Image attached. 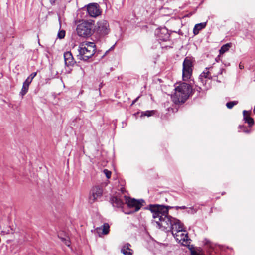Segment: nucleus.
<instances>
[{"mask_svg": "<svg viewBox=\"0 0 255 255\" xmlns=\"http://www.w3.org/2000/svg\"><path fill=\"white\" fill-rule=\"evenodd\" d=\"M173 206L159 204H150L147 208L152 213V217L157 227L167 232L176 231L179 233L183 231V224L181 222L169 215V209Z\"/></svg>", "mask_w": 255, "mask_h": 255, "instance_id": "nucleus-1", "label": "nucleus"}, {"mask_svg": "<svg viewBox=\"0 0 255 255\" xmlns=\"http://www.w3.org/2000/svg\"><path fill=\"white\" fill-rule=\"evenodd\" d=\"M175 92L172 99L176 104L184 103L192 92L191 86L186 83H180L175 87Z\"/></svg>", "mask_w": 255, "mask_h": 255, "instance_id": "nucleus-2", "label": "nucleus"}, {"mask_svg": "<svg viewBox=\"0 0 255 255\" xmlns=\"http://www.w3.org/2000/svg\"><path fill=\"white\" fill-rule=\"evenodd\" d=\"M94 25V23L93 21H82L77 26V34L81 37H90L93 33Z\"/></svg>", "mask_w": 255, "mask_h": 255, "instance_id": "nucleus-3", "label": "nucleus"}, {"mask_svg": "<svg viewBox=\"0 0 255 255\" xmlns=\"http://www.w3.org/2000/svg\"><path fill=\"white\" fill-rule=\"evenodd\" d=\"M96 45L94 43L88 42L82 44L79 49V59L87 60L91 58L95 53Z\"/></svg>", "mask_w": 255, "mask_h": 255, "instance_id": "nucleus-4", "label": "nucleus"}, {"mask_svg": "<svg viewBox=\"0 0 255 255\" xmlns=\"http://www.w3.org/2000/svg\"><path fill=\"white\" fill-rule=\"evenodd\" d=\"M192 59L189 57L184 59L183 63L182 78L184 81H187L190 78L192 72Z\"/></svg>", "mask_w": 255, "mask_h": 255, "instance_id": "nucleus-5", "label": "nucleus"}, {"mask_svg": "<svg viewBox=\"0 0 255 255\" xmlns=\"http://www.w3.org/2000/svg\"><path fill=\"white\" fill-rule=\"evenodd\" d=\"M103 193V188L100 185L94 186L91 190L89 197V202L92 204L100 198Z\"/></svg>", "mask_w": 255, "mask_h": 255, "instance_id": "nucleus-6", "label": "nucleus"}, {"mask_svg": "<svg viewBox=\"0 0 255 255\" xmlns=\"http://www.w3.org/2000/svg\"><path fill=\"white\" fill-rule=\"evenodd\" d=\"M96 27L97 32L101 36L106 35L110 32L109 23L107 20L104 19H102L98 21Z\"/></svg>", "mask_w": 255, "mask_h": 255, "instance_id": "nucleus-7", "label": "nucleus"}, {"mask_svg": "<svg viewBox=\"0 0 255 255\" xmlns=\"http://www.w3.org/2000/svg\"><path fill=\"white\" fill-rule=\"evenodd\" d=\"M126 198V203L130 208H134V212L138 211L143 205L144 201L143 199L136 200L134 198H128L126 195H124Z\"/></svg>", "mask_w": 255, "mask_h": 255, "instance_id": "nucleus-8", "label": "nucleus"}, {"mask_svg": "<svg viewBox=\"0 0 255 255\" xmlns=\"http://www.w3.org/2000/svg\"><path fill=\"white\" fill-rule=\"evenodd\" d=\"M87 11L90 17H96L101 14L102 10L98 4L92 3L87 5Z\"/></svg>", "mask_w": 255, "mask_h": 255, "instance_id": "nucleus-9", "label": "nucleus"}, {"mask_svg": "<svg viewBox=\"0 0 255 255\" xmlns=\"http://www.w3.org/2000/svg\"><path fill=\"white\" fill-rule=\"evenodd\" d=\"M155 35L158 40L160 41H166L170 38V34L168 29L165 27L156 29Z\"/></svg>", "mask_w": 255, "mask_h": 255, "instance_id": "nucleus-10", "label": "nucleus"}, {"mask_svg": "<svg viewBox=\"0 0 255 255\" xmlns=\"http://www.w3.org/2000/svg\"><path fill=\"white\" fill-rule=\"evenodd\" d=\"M172 235L174 237V238L176 239V240L177 241H178L179 243H181V244L183 246H186L189 243L188 236L187 234H185L184 233H181L180 235V239L178 238L179 235L177 234V233H173V232H172Z\"/></svg>", "mask_w": 255, "mask_h": 255, "instance_id": "nucleus-11", "label": "nucleus"}, {"mask_svg": "<svg viewBox=\"0 0 255 255\" xmlns=\"http://www.w3.org/2000/svg\"><path fill=\"white\" fill-rule=\"evenodd\" d=\"M65 64L66 66H73L76 63L71 52L68 51L64 54Z\"/></svg>", "mask_w": 255, "mask_h": 255, "instance_id": "nucleus-12", "label": "nucleus"}, {"mask_svg": "<svg viewBox=\"0 0 255 255\" xmlns=\"http://www.w3.org/2000/svg\"><path fill=\"white\" fill-rule=\"evenodd\" d=\"M110 202L114 207L117 208H121L124 204L122 200L117 195L112 196Z\"/></svg>", "mask_w": 255, "mask_h": 255, "instance_id": "nucleus-13", "label": "nucleus"}, {"mask_svg": "<svg viewBox=\"0 0 255 255\" xmlns=\"http://www.w3.org/2000/svg\"><path fill=\"white\" fill-rule=\"evenodd\" d=\"M209 68H206L205 70L200 75L199 78L200 82L203 83V84H205L206 83V79H211L212 76L211 75L210 72L208 71Z\"/></svg>", "mask_w": 255, "mask_h": 255, "instance_id": "nucleus-14", "label": "nucleus"}, {"mask_svg": "<svg viewBox=\"0 0 255 255\" xmlns=\"http://www.w3.org/2000/svg\"><path fill=\"white\" fill-rule=\"evenodd\" d=\"M243 113L245 122L248 123L249 127L252 126L254 124V120L250 117V111L244 110Z\"/></svg>", "mask_w": 255, "mask_h": 255, "instance_id": "nucleus-15", "label": "nucleus"}, {"mask_svg": "<svg viewBox=\"0 0 255 255\" xmlns=\"http://www.w3.org/2000/svg\"><path fill=\"white\" fill-rule=\"evenodd\" d=\"M131 245L129 243H126L124 246H123L121 252L124 255H132V250L130 249Z\"/></svg>", "mask_w": 255, "mask_h": 255, "instance_id": "nucleus-16", "label": "nucleus"}, {"mask_svg": "<svg viewBox=\"0 0 255 255\" xmlns=\"http://www.w3.org/2000/svg\"><path fill=\"white\" fill-rule=\"evenodd\" d=\"M206 26V22H203L197 24L193 28V33L194 35H197L199 31L204 28Z\"/></svg>", "mask_w": 255, "mask_h": 255, "instance_id": "nucleus-17", "label": "nucleus"}, {"mask_svg": "<svg viewBox=\"0 0 255 255\" xmlns=\"http://www.w3.org/2000/svg\"><path fill=\"white\" fill-rule=\"evenodd\" d=\"M157 113V111L156 110H150V111H142L141 112H138L137 114H140V117H143L145 116L147 117H150L152 116H154Z\"/></svg>", "mask_w": 255, "mask_h": 255, "instance_id": "nucleus-18", "label": "nucleus"}, {"mask_svg": "<svg viewBox=\"0 0 255 255\" xmlns=\"http://www.w3.org/2000/svg\"><path fill=\"white\" fill-rule=\"evenodd\" d=\"M230 47H231L230 43H227L223 45L219 50L220 54H223L225 52H227L229 50Z\"/></svg>", "mask_w": 255, "mask_h": 255, "instance_id": "nucleus-19", "label": "nucleus"}, {"mask_svg": "<svg viewBox=\"0 0 255 255\" xmlns=\"http://www.w3.org/2000/svg\"><path fill=\"white\" fill-rule=\"evenodd\" d=\"M29 86L23 83L22 88L21 89V91L20 92V94L22 96H23L27 93L29 89Z\"/></svg>", "mask_w": 255, "mask_h": 255, "instance_id": "nucleus-20", "label": "nucleus"}, {"mask_svg": "<svg viewBox=\"0 0 255 255\" xmlns=\"http://www.w3.org/2000/svg\"><path fill=\"white\" fill-rule=\"evenodd\" d=\"M110 226L109 225L105 223L102 226V233L104 235H107L109 232Z\"/></svg>", "mask_w": 255, "mask_h": 255, "instance_id": "nucleus-21", "label": "nucleus"}, {"mask_svg": "<svg viewBox=\"0 0 255 255\" xmlns=\"http://www.w3.org/2000/svg\"><path fill=\"white\" fill-rule=\"evenodd\" d=\"M237 103L238 101H230L227 103L226 105L228 108L231 109L234 106L237 105Z\"/></svg>", "mask_w": 255, "mask_h": 255, "instance_id": "nucleus-22", "label": "nucleus"}, {"mask_svg": "<svg viewBox=\"0 0 255 255\" xmlns=\"http://www.w3.org/2000/svg\"><path fill=\"white\" fill-rule=\"evenodd\" d=\"M65 36V31L64 30H61L58 33V37L60 39L63 38Z\"/></svg>", "mask_w": 255, "mask_h": 255, "instance_id": "nucleus-23", "label": "nucleus"}, {"mask_svg": "<svg viewBox=\"0 0 255 255\" xmlns=\"http://www.w3.org/2000/svg\"><path fill=\"white\" fill-rule=\"evenodd\" d=\"M103 172H104V174H105L106 177L108 179H109L111 177V171H109L107 169H104Z\"/></svg>", "mask_w": 255, "mask_h": 255, "instance_id": "nucleus-24", "label": "nucleus"}, {"mask_svg": "<svg viewBox=\"0 0 255 255\" xmlns=\"http://www.w3.org/2000/svg\"><path fill=\"white\" fill-rule=\"evenodd\" d=\"M32 80L30 79L28 77L25 80V81L23 82L24 84L29 86L30 84L31 83Z\"/></svg>", "mask_w": 255, "mask_h": 255, "instance_id": "nucleus-25", "label": "nucleus"}, {"mask_svg": "<svg viewBox=\"0 0 255 255\" xmlns=\"http://www.w3.org/2000/svg\"><path fill=\"white\" fill-rule=\"evenodd\" d=\"M37 75V72H33L32 73H31L29 76L28 77L31 79L32 80H33V78L36 76Z\"/></svg>", "mask_w": 255, "mask_h": 255, "instance_id": "nucleus-26", "label": "nucleus"}, {"mask_svg": "<svg viewBox=\"0 0 255 255\" xmlns=\"http://www.w3.org/2000/svg\"><path fill=\"white\" fill-rule=\"evenodd\" d=\"M204 243L205 245H208L211 248L212 247V244L209 240L205 239Z\"/></svg>", "mask_w": 255, "mask_h": 255, "instance_id": "nucleus-27", "label": "nucleus"}, {"mask_svg": "<svg viewBox=\"0 0 255 255\" xmlns=\"http://www.w3.org/2000/svg\"><path fill=\"white\" fill-rule=\"evenodd\" d=\"M172 208H175L176 210L178 209H185L187 208V207L185 206H175L173 207Z\"/></svg>", "mask_w": 255, "mask_h": 255, "instance_id": "nucleus-28", "label": "nucleus"}, {"mask_svg": "<svg viewBox=\"0 0 255 255\" xmlns=\"http://www.w3.org/2000/svg\"><path fill=\"white\" fill-rule=\"evenodd\" d=\"M10 227H8L7 228V229L6 230H2V233H3L4 234H9L10 233Z\"/></svg>", "mask_w": 255, "mask_h": 255, "instance_id": "nucleus-29", "label": "nucleus"}, {"mask_svg": "<svg viewBox=\"0 0 255 255\" xmlns=\"http://www.w3.org/2000/svg\"><path fill=\"white\" fill-rule=\"evenodd\" d=\"M251 129L252 128H249V129L248 128H243V132L247 133H250L251 132Z\"/></svg>", "mask_w": 255, "mask_h": 255, "instance_id": "nucleus-30", "label": "nucleus"}, {"mask_svg": "<svg viewBox=\"0 0 255 255\" xmlns=\"http://www.w3.org/2000/svg\"><path fill=\"white\" fill-rule=\"evenodd\" d=\"M191 255H201L196 251H191Z\"/></svg>", "mask_w": 255, "mask_h": 255, "instance_id": "nucleus-31", "label": "nucleus"}, {"mask_svg": "<svg viewBox=\"0 0 255 255\" xmlns=\"http://www.w3.org/2000/svg\"><path fill=\"white\" fill-rule=\"evenodd\" d=\"M119 190L122 194H124L126 192V189L124 187H121Z\"/></svg>", "mask_w": 255, "mask_h": 255, "instance_id": "nucleus-32", "label": "nucleus"}, {"mask_svg": "<svg viewBox=\"0 0 255 255\" xmlns=\"http://www.w3.org/2000/svg\"><path fill=\"white\" fill-rule=\"evenodd\" d=\"M139 96H138V97H137L135 100H134L132 102V104L131 105H133L135 102H137V101L138 100V99H139Z\"/></svg>", "mask_w": 255, "mask_h": 255, "instance_id": "nucleus-33", "label": "nucleus"}, {"mask_svg": "<svg viewBox=\"0 0 255 255\" xmlns=\"http://www.w3.org/2000/svg\"><path fill=\"white\" fill-rule=\"evenodd\" d=\"M239 68H240V69H243L244 68V65H242V64H241V63H240V64H239Z\"/></svg>", "mask_w": 255, "mask_h": 255, "instance_id": "nucleus-34", "label": "nucleus"}, {"mask_svg": "<svg viewBox=\"0 0 255 255\" xmlns=\"http://www.w3.org/2000/svg\"><path fill=\"white\" fill-rule=\"evenodd\" d=\"M56 0H50V2L51 4L53 5L55 2Z\"/></svg>", "mask_w": 255, "mask_h": 255, "instance_id": "nucleus-35", "label": "nucleus"}, {"mask_svg": "<svg viewBox=\"0 0 255 255\" xmlns=\"http://www.w3.org/2000/svg\"><path fill=\"white\" fill-rule=\"evenodd\" d=\"M62 240H64V238H61ZM65 241H66V242H65V244L66 245H67V246H69V244H68V243L69 242V241H66L65 239H64Z\"/></svg>", "mask_w": 255, "mask_h": 255, "instance_id": "nucleus-36", "label": "nucleus"}, {"mask_svg": "<svg viewBox=\"0 0 255 255\" xmlns=\"http://www.w3.org/2000/svg\"><path fill=\"white\" fill-rule=\"evenodd\" d=\"M253 112L254 113V114H255V106L254 108V110H253Z\"/></svg>", "mask_w": 255, "mask_h": 255, "instance_id": "nucleus-37", "label": "nucleus"}]
</instances>
